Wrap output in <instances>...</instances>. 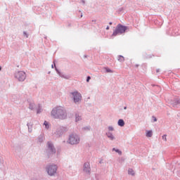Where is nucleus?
I'll use <instances>...</instances> for the list:
<instances>
[{"mask_svg": "<svg viewBox=\"0 0 180 180\" xmlns=\"http://www.w3.org/2000/svg\"><path fill=\"white\" fill-rule=\"evenodd\" d=\"M81 116H79V113H76L75 114V122H79V120H81Z\"/></svg>", "mask_w": 180, "mask_h": 180, "instance_id": "nucleus-19", "label": "nucleus"}, {"mask_svg": "<svg viewBox=\"0 0 180 180\" xmlns=\"http://www.w3.org/2000/svg\"><path fill=\"white\" fill-rule=\"evenodd\" d=\"M51 68H54V65H51Z\"/></svg>", "mask_w": 180, "mask_h": 180, "instance_id": "nucleus-42", "label": "nucleus"}, {"mask_svg": "<svg viewBox=\"0 0 180 180\" xmlns=\"http://www.w3.org/2000/svg\"><path fill=\"white\" fill-rule=\"evenodd\" d=\"M68 131V129L65 127H58L56 129V131L55 132V135L56 137H61L64 133H66V131Z\"/></svg>", "mask_w": 180, "mask_h": 180, "instance_id": "nucleus-8", "label": "nucleus"}, {"mask_svg": "<svg viewBox=\"0 0 180 180\" xmlns=\"http://www.w3.org/2000/svg\"><path fill=\"white\" fill-rule=\"evenodd\" d=\"M14 77L19 82H23L26 79V73L23 71H18L15 72Z\"/></svg>", "mask_w": 180, "mask_h": 180, "instance_id": "nucleus-6", "label": "nucleus"}, {"mask_svg": "<svg viewBox=\"0 0 180 180\" xmlns=\"http://www.w3.org/2000/svg\"><path fill=\"white\" fill-rule=\"evenodd\" d=\"M99 164H102V160L99 161Z\"/></svg>", "mask_w": 180, "mask_h": 180, "instance_id": "nucleus-40", "label": "nucleus"}, {"mask_svg": "<svg viewBox=\"0 0 180 180\" xmlns=\"http://www.w3.org/2000/svg\"><path fill=\"white\" fill-rule=\"evenodd\" d=\"M180 101L178 99H174L173 101L171 102V105L173 108H178L179 106Z\"/></svg>", "mask_w": 180, "mask_h": 180, "instance_id": "nucleus-12", "label": "nucleus"}, {"mask_svg": "<svg viewBox=\"0 0 180 180\" xmlns=\"http://www.w3.org/2000/svg\"><path fill=\"white\" fill-rule=\"evenodd\" d=\"M83 171L86 172V174H90L91 172V167H89V163H84L83 166Z\"/></svg>", "mask_w": 180, "mask_h": 180, "instance_id": "nucleus-11", "label": "nucleus"}, {"mask_svg": "<svg viewBox=\"0 0 180 180\" xmlns=\"http://www.w3.org/2000/svg\"><path fill=\"white\" fill-rule=\"evenodd\" d=\"M106 72H113V70H110V68H105Z\"/></svg>", "mask_w": 180, "mask_h": 180, "instance_id": "nucleus-24", "label": "nucleus"}, {"mask_svg": "<svg viewBox=\"0 0 180 180\" xmlns=\"http://www.w3.org/2000/svg\"><path fill=\"white\" fill-rule=\"evenodd\" d=\"M118 61H120V63H123V61H124V57H123L122 56H119Z\"/></svg>", "mask_w": 180, "mask_h": 180, "instance_id": "nucleus-21", "label": "nucleus"}, {"mask_svg": "<svg viewBox=\"0 0 180 180\" xmlns=\"http://www.w3.org/2000/svg\"><path fill=\"white\" fill-rule=\"evenodd\" d=\"M118 126L123 127L125 124L124 120L123 119H120L117 122Z\"/></svg>", "mask_w": 180, "mask_h": 180, "instance_id": "nucleus-14", "label": "nucleus"}, {"mask_svg": "<svg viewBox=\"0 0 180 180\" xmlns=\"http://www.w3.org/2000/svg\"><path fill=\"white\" fill-rule=\"evenodd\" d=\"M162 140H164L165 141H167V134H165L162 136Z\"/></svg>", "mask_w": 180, "mask_h": 180, "instance_id": "nucleus-26", "label": "nucleus"}, {"mask_svg": "<svg viewBox=\"0 0 180 180\" xmlns=\"http://www.w3.org/2000/svg\"><path fill=\"white\" fill-rule=\"evenodd\" d=\"M156 72H160V69H158V70H156Z\"/></svg>", "mask_w": 180, "mask_h": 180, "instance_id": "nucleus-38", "label": "nucleus"}, {"mask_svg": "<svg viewBox=\"0 0 180 180\" xmlns=\"http://www.w3.org/2000/svg\"><path fill=\"white\" fill-rule=\"evenodd\" d=\"M129 29V27L124 26L122 24H118L113 32L112 36H117V34H123V33H126V30Z\"/></svg>", "mask_w": 180, "mask_h": 180, "instance_id": "nucleus-2", "label": "nucleus"}, {"mask_svg": "<svg viewBox=\"0 0 180 180\" xmlns=\"http://www.w3.org/2000/svg\"><path fill=\"white\" fill-rule=\"evenodd\" d=\"M128 174L129 175H134V170H133V169H128Z\"/></svg>", "mask_w": 180, "mask_h": 180, "instance_id": "nucleus-22", "label": "nucleus"}, {"mask_svg": "<svg viewBox=\"0 0 180 180\" xmlns=\"http://www.w3.org/2000/svg\"><path fill=\"white\" fill-rule=\"evenodd\" d=\"M155 89H158V91H161V87L156 86Z\"/></svg>", "mask_w": 180, "mask_h": 180, "instance_id": "nucleus-31", "label": "nucleus"}, {"mask_svg": "<svg viewBox=\"0 0 180 180\" xmlns=\"http://www.w3.org/2000/svg\"><path fill=\"white\" fill-rule=\"evenodd\" d=\"M27 102L29 103V109H30V110H34V107L36 106L34 101L31 98H28Z\"/></svg>", "mask_w": 180, "mask_h": 180, "instance_id": "nucleus-10", "label": "nucleus"}, {"mask_svg": "<svg viewBox=\"0 0 180 180\" xmlns=\"http://www.w3.org/2000/svg\"><path fill=\"white\" fill-rule=\"evenodd\" d=\"M46 152L48 157H50L51 155L56 154V148L54 147V144H53V143L50 141L47 143V148L46 150Z\"/></svg>", "mask_w": 180, "mask_h": 180, "instance_id": "nucleus-4", "label": "nucleus"}, {"mask_svg": "<svg viewBox=\"0 0 180 180\" xmlns=\"http://www.w3.org/2000/svg\"><path fill=\"white\" fill-rule=\"evenodd\" d=\"M105 29H106V30H109V26H107V27Z\"/></svg>", "mask_w": 180, "mask_h": 180, "instance_id": "nucleus-37", "label": "nucleus"}, {"mask_svg": "<svg viewBox=\"0 0 180 180\" xmlns=\"http://www.w3.org/2000/svg\"><path fill=\"white\" fill-rule=\"evenodd\" d=\"M51 116H53L54 119L64 120L67 119V110L60 107L55 108L51 111Z\"/></svg>", "mask_w": 180, "mask_h": 180, "instance_id": "nucleus-1", "label": "nucleus"}, {"mask_svg": "<svg viewBox=\"0 0 180 180\" xmlns=\"http://www.w3.org/2000/svg\"><path fill=\"white\" fill-rule=\"evenodd\" d=\"M112 151H115V153H117L119 154V155H122V152L119 149H116V148H112Z\"/></svg>", "mask_w": 180, "mask_h": 180, "instance_id": "nucleus-20", "label": "nucleus"}, {"mask_svg": "<svg viewBox=\"0 0 180 180\" xmlns=\"http://www.w3.org/2000/svg\"><path fill=\"white\" fill-rule=\"evenodd\" d=\"M15 151H20V146H17Z\"/></svg>", "mask_w": 180, "mask_h": 180, "instance_id": "nucleus-30", "label": "nucleus"}, {"mask_svg": "<svg viewBox=\"0 0 180 180\" xmlns=\"http://www.w3.org/2000/svg\"><path fill=\"white\" fill-rule=\"evenodd\" d=\"M46 169L47 174L50 175V176H53L57 173L58 167L54 164L49 165L46 166Z\"/></svg>", "mask_w": 180, "mask_h": 180, "instance_id": "nucleus-3", "label": "nucleus"}, {"mask_svg": "<svg viewBox=\"0 0 180 180\" xmlns=\"http://www.w3.org/2000/svg\"><path fill=\"white\" fill-rule=\"evenodd\" d=\"M38 141L39 143H43V141H44V136L43 134L38 136Z\"/></svg>", "mask_w": 180, "mask_h": 180, "instance_id": "nucleus-16", "label": "nucleus"}, {"mask_svg": "<svg viewBox=\"0 0 180 180\" xmlns=\"http://www.w3.org/2000/svg\"><path fill=\"white\" fill-rule=\"evenodd\" d=\"M115 130V128L112 126L108 127V131H113Z\"/></svg>", "mask_w": 180, "mask_h": 180, "instance_id": "nucleus-25", "label": "nucleus"}, {"mask_svg": "<svg viewBox=\"0 0 180 180\" xmlns=\"http://www.w3.org/2000/svg\"><path fill=\"white\" fill-rule=\"evenodd\" d=\"M90 80H91V76H88L86 77V82H89Z\"/></svg>", "mask_w": 180, "mask_h": 180, "instance_id": "nucleus-29", "label": "nucleus"}, {"mask_svg": "<svg viewBox=\"0 0 180 180\" xmlns=\"http://www.w3.org/2000/svg\"><path fill=\"white\" fill-rule=\"evenodd\" d=\"M69 144L74 146L75 144H79V136L76 134H72L69 136Z\"/></svg>", "mask_w": 180, "mask_h": 180, "instance_id": "nucleus-5", "label": "nucleus"}, {"mask_svg": "<svg viewBox=\"0 0 180 180\" xmlns=\"http://www.w3.org/2000/svg\"><path fill=\"white\" fill-rule=\"evenodd\" d=\"M146 137H153V131L152 130H148L146 131Z\"/></svg>", "mask_w": 180, "mask_h": 180, "instance_id": "nucleus-18", "label": "nucleus"}, {"mask_svg": "<svg viewBox=\"0 0 180 180\" xmlns=\"http://www.w3.org/2000/svg\"><path fill=\"white\" fill-rule=\"evenodd\" d=\"M55 70L57 72V74L61 78H64L65 79H69L70 76L65 75L63 72H60L58 69H57V67L55 65Z\"/></svg>", "mask_w": 180, "mask_h": 180, "instance_id": "nucleus-9", "label": "nucleus"}, {"mask_svg": "<svg viewBox=\"0 0 180 180\" xmlns=\"http://www.w3.org/2000/svg\"><path fill=\"white\" fill-rule=\"evenodd\" d=\"M44 125L45 126V129H49L50 125L49 124V122L47 121H44Z\"/></svg>", "mask_w": 180, "mask_h": 180, "instance_id": "nucleus-23", "label": "nucleus"}, {"mask_svg": "<svg viewBox=\"0 0 180 180\" xmlns=\"http://www.w3.org/2000/svg\"><path fill=\"white\" fill-rule=\"evenodd\" d=\"M99 178H100L99 175L96 176V180H101Z\"/></svg>", "mask_w": 180, "mask_h": 180, "instance_id": "nucleus-33", "label": "nucleus"}, {"mask_svg": "<svg viewBox=\"0 0 180 180\" xmlns=\"http://www.w3.org/2000/svg\"><path fill=\"white\" fill-rule=\"evenodd\" d=\"M136 67H139V65H136Z\"/></svg>", "mask_w": 180, "mask_h": 180, "instance_id": "nucleus-45", "label": "nucleus"}, {"mask_svg": "<svg viewBox=\"0 0 180 180\" xmlns=\"http://www.w3.org/2000/svg\"><path fill=\"white\" fill-rule=\"evenodd\" d=\"M124 110H126V109H127V106H124Z\"/></svg>", "mask_w": 180, "mask_h": 180, "instance_id": "nucleus-39", "label": "nucleus"}, {"mask_svg": "<svg viewBox=\"0 0 180 180\" xmlns=\"http://www.w3.org/2000/svg\"><path fill=\"white\" fill-rule=\"evenodd\" d=\"M27 127H28V131H29V133H32V128H33V123H32V122H28L27 124Z\"/></svg>", "mask_w": 180, "mask_h": 180, "instance_id": "nucleus-15", "label": "nucleus"}, {"mask_svg": "<svg viewBox=\"0 0 180 180\" xmlns=\"http://www.w3.org/2000/svg\"><path fill=\"white\" fill-rule=\"evenodd\" d=\"M23 36H25V37L27 39L29 37V34H27V32H23Z\"/></svg>", "mask_w": 180, "mask_h": 180, "instance_id": "nucleus-27", "label": "nucleus"}, {"mask_svg": "<svg viewBox=\"0 0 180 180\" xmlns=\"http://www.w3.org/2000/svg\"><path fill=\"white\" fill-rule=\"evenodd\" d=\"M72 99L75 103H79L82 101V96L78 91H73L71 93Z\"/></svg>", "mask_w": 180, "mask_h": 180, "instance_id": "nucleus-7", "label": "nucleus"}, {"mask_svg": "<svg viewBox=\"0 0 180 180\" xmlns=\"http://www.w3.org/2000/svg\"><path fill=\"white\" fill-rule=\"evenodd\" d=\"M84 130H89V127H84Z\"/></svg>", "mask_w": 180, "mask_h": 180, "instance_id": "nucleus-34", "label": "nucleus"}, {"mask_svg": "<svg viewBox=\"0 0 180 180\" xmlns=\"http://www.w3.org/2000/svg\"><path fill=\"white\" fill-rule=\"evenodd\" d=\"M3 164V160H2V158L0 157V165H2Z\"/></svg>", "mask_w": 180, "mask_h": 180, "instance_id": "nucleus-32", "label": "nucleus"}, {"mask_svg": "<svg viewBox=\"0 0 180 180\" xmlns=\"http://www.w3.org/2000/svg\"><path fill=\"white\" fill-rule=\"evenodd\" d=\"M1 70H2V67L0 66V71H1Z\"/></svg>", "mask_w": 180, "mask_h": 180, "instance_id": "nucleus-41", "label": "nucleus"}, {"mask_svg": "<svg viewBox=\"0 0 180 180\" xmlns=\"http://www.w3.org/2000/svg\"><path fill=\"white\" fill-rule=\"evenodd\" d=\"M80 18H82V14L80 15Z\"/></svg>", "mask_w": 180, "mask_h": 180, "instance_id": "nucleus-44", "label": "nucleus"}, {"mask_svg": "<svg viewBox=\"0 0 180 180\" xmlns=\"http://www.w3.org/2000/svg\"><path fill=\"white\" fill-rule=\"evenodd\" d=\"M105 136H107V137L112 141H113V140H116V138H115V136H113V134L110 131L106 132Z\"/></svg>", "mask_w": 180, "mask_h": 180, "instance_id": "nucleus-13", "label": "nucleus"}, {"mask_svg": "<svg viewBox=\"0 0 180 180\" xmlns=\"http://www.w3.org/2000/svg\"><path fill=\"white\" fill-rule=\"evenodd\" d=\"M42 110H43L41 109V104H38V108L37 109V115L41 113Z\"/></svg>", "mask_w": 180, "mask_h": 180, "instance_id": "nucleus-17", "label": "nucleus"}, {"mask_svg": "<svg viewBox=\"0 0 180 180\" xmlns=\"http://www.w3.org/2000/svg\"><path fill=\"white\" fill-rule=\"evenodd\" d=\"M82 4H85V0H82Z\"/></svg>", "mask_w": 180, "mask_h": 180, "instance_id": "nucleus-36", "label": "nucleus"}, {"mask_svg": "<svg viewBox=\"0 0 180 180\" xmlns=\"http://www.w3.org/2000/svg\"><path fill=\"white\" fill-rule=\"evenodd\" d=\"M109 25H112V22H109Z\"/></svg>", "mask_w": 180, "mask_h": 180, "instance_id": "nucleus-43", "label": "nucleus"}, {"mask_svg": "<svg viewBox=\"0 0 180 180\" xmlns=\"http://www.w3.org/2000/svg\"><path fill=\"white\" fill-rule=\"evenodd\" d=\"M122 11H123V8H119V12H122Z\"/></svg>", "mask_w": 180, "mask_h": 180, "instance_id": "nucleus-35", "label": "nucleus"}, {"mask_svg": "<svg viewBox=\"0 0 180 180\" xmlns=\"http://www.w3.org/2000/svg\"><path fill=\"white\" fill-rule=\"evenodd\" d=\"M152 119H153V122H157V117H155V116H152Z\"/></svg>", "mask_w": 180, "mask_h": 180, "instance_id": "nucleus-28", "label": "nucleus"}]
</instances>
